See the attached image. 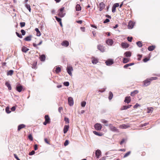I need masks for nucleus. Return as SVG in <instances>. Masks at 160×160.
<instances>
[{
    "mask_svg": "<svg viewBox=\"0 0 160 160\" xmlns=\"http://www.w3.org/2000/svg\"><path fill=\"white\" fill-rule=\"evenodd\" d=\"M151 81L150 78H147L143 82V86L147 87L149 85L151 82Z\"/></svg>",
    "mask_w": 160,
    "mask_h": 160,
    "instance_id": "1",
    "label": "nucleus"
},
{
    "mask_svg": "<svg viewBox=\"0 0 160 160\" xmlns=\"http://www.w3.org/2000/svg\"><path fill=\"white\" fill-rule=\"evenodd\" d=\"M110 130L114 132H118V130L115 127L113 126L112 124H109L108 125Z\"/></svg>",
    "mask_w": 160,
    "mask_h": 160,
    "instance_id": "2",
    "label": "nucleus"
},
{
    "mask_svg": "<svg viewBox=\"0 0 160 160\" xmlns=\"http://www.w3.org/2000/svg\"><path fill=\"white\" fill-rule=\"evenodd\" d=\"M73 70L72 67L71 66H68L67 68V72L68 74L72 76V71Z\"/></svg>",
    "mask_w": 160,
    "mask_h": 160,
    "instance_id": "3",
    "label": "nucleus"
},
{
    "mask_svg": "<svg viewBox=\"0 0 160 160\" xmlns=\"http://www.w3.org/2000/svg\"><path fill=\"white\" fill-rule=\"evenodd\" d=\"M94 128L96 130H100L102 128V126L101 124L97 123L95 124Z\"/></svg>",
    "mask_w": 160,
    "mask_h": 160,
    "instance_id": "4",
    "label": "nucleus"
},
{
    "mask_svg": "<svg viewBox=\"0 0 160 160\" xmlns=\"http://www.w3.org/2000/svg\"><path fill=\"white\" fill-rule=\"evenodd\" d=\"M105 63L107 65L110 66L113 63V60L109 59L106 61Z\"/></svg>",
    "mask_w": 160,
    "mask_h": 160,
    "instance_id": "5",
    "label": "nucleus"
},
{
    "mask_svg": "<svg viewBox=\"0 0 160 160\" xmlns=\"http://www.w3.org/2000/svg\"><path fill=\"white\" fill-rule=\"evenodd\" d=\"M68 103L69 105L70 106H72L73 104V98L71 97H69L68 99Z\"/></svg>",
    "mask_w": 160,
    "mask_h": 160,
    "instance_id": "6",
    "label": "nucleus"
},
{
    "mask_svg": "<svg viewBox=\"0 0 160 160\" xmlns=\"http://www.w3.org/2000/svg\"><path fill=\"white\" fill-rule=\"evenodd\" d=\"M135 23L132 21H130L128 23V28L129 29H131L133 28L134 25Z\"/></svg>",
    "mask_w": 160,
    "mask_h": 160,
    "instance_id": "7",
    "label": "nucleus"
},
{
    "mask_svg": "<svg viewBox=\"0 0 160 160\" xmlns=\"http://www.w3.org/2000/svg\"><path fill=\"white\" fill-rule=\"evenodd\" d=\"M97 48L101 52H103L105 51V47L102 45H98V46Z\"/></svg>",
    "mask_w": 160,
    "mask_h": 160,
    "instance_id": "8",
    "label": "nucleus"
},
{
    "mask_svg": "<svg viewBox=\"0 0 160 160\" xmlns=\"http://www.w3.org/2000/svg\"><path fill=\"white\" fill-rule=\"evenodd\" d=\"M130 127L129 125L128 124H122L119 126V128L121 129H126Z\"/></svg>",
    "mask_w": 160,
    "mask_h": 160,
    "instance_id": "9",
    "label": "nucleus"
},
{
    "mask_svg": "<svg viewBox=\"0 0 160 160\" xmlns=\"http://www.w3.org/2000/svg\"><path fill=\"white\" fill-rule=\"evenodd\" d=\"M96 156L97 158H99L101 156V152L100 150H97L95 152Z\"/></svg>",
    "mask_w": 160,
    "mask_h": 160,
    "instance_id": "10",
    "label": "nucleus"
},
{
    "mask_svg": "<svg viewBox=\"0 0 160 160\" xmlns=\"http://www.w3.org/2000/svg\"><path fill=\"white\" fill-rule=\"evenodd\" d=\"M106 43L110 46H112L113 43V41L112 39H108L106 41Z\"/></svg>",
    "mask_w": 160,
    "mask_h": 160,
    "instance_id": "11",
    "label": "nucleus"
},
{
    "mask_svg": "<svg viewBox=\"0 0 160 160\" xmlns=\"http://www.w3.org/2000/svg\"><path fill=\"white\" fill-rule=\"evenodd\" d=\"M105 5L102 2L100 3L99 4V9L100 11H102L105 8Z\"/></svg>",
    "mask_w": 160,
    "mask_h": 160,
    "instance_id": "12",
    "label": "nucleus"
},
{
    "mask_svg": "<svg viewBox=\"0 0 160 160\" xmlns=\"http://www.w3.org/2000/svg\"><path fill=\"white\" fill-rule=\"evenodd\" d=\"M69 128V125H65L63 128V133L65 134L67 132Z\"/></svg>",
    "mask_w": 160,
    "mask_h": 160,
    "instance_id": "13",
    "label": "nucleus"
},
{
    "mask_svg": "<svg viewBox=\"0 0 160 160\" xmlns=\"http://www.w3.org/2000/svg\"><path fill=\"white\" fill-rule=\"evenodd\" d=\"M62 46L64 47H67L68 46L69 43L67 41H64L61 43Z\"/></svg>",
    "mask_w": 160,
    "mask_h": 160,
    "instance_id": "14",
    "label": "nucleus"
},
{
    "mask_svg": "<svg viewBox=\"0 0 160 160\" xmlns=\"http://www.w3.org/2000/svg\"><path fill=\"white\" fill-rule=\"evenodd\" d=\"M23 88L22 86L20 85H18L16 87V89L18 92H21Z\"/></svg>",
    "mask_w": 160,
    "mask_h": 160,
    "instance_id": "15",
    "label": "nucleus"
},
{
    "mask_svg": "<svg viewBox=\"0 0 160 160\" xmlns=\"http://www.w3.org/2000/svg\"><path fill=\"white\" fill-rule=\"evenodd\" d=\"M131 97L130 96L126 97L125 98L124 102L127 103H129L131 101Z\"/></svg>",
    "mask_w": 160,
    "mask_h": 160,
    "instance_id": "16",
    "label": "nucleus"
},
{
    "mask_svg": "<svg viewBox=\"0 0 160 160\" xmlns=\"http://www.w3.org/2000/svg\"><path fill=\"white\" fill-rule=\"evenodd\" d=\"M121 46L123 48H127L129 47V44L126 42H122Z\"/></svg>",
    "mask_w": 160,
    "mask_h": 160,
    "instance_id": "17",
    "label": "nucleus"
},
{
    "mask_svg": "<svg viewBox=\"0 0 160 160\" xmlns=\"http://www.w3.org/2000/svg\"><path fill=\"white\" fill-rule=\"evenodd\" d=\"M131 105H129L128 106H123L121 108V110H124L127 109L128 108H130L132 106Z\"/></svg>",
    "mask_w": 160,
    "mask_h": 160,
    "instance_id": "18",
    "label": "nucleus"
},
{
    "mask_svg": "<svg viewBox=\"0 0 160 160\" xmlns=\"http://www.w3.org/2000/svg\"><path fill=\"white\" fill-rule=\"evenodd\" d=\"M92 62L93 64H96L98 62V60L97 59L94 58H92Z\"/></svg>",
    "mask_w": 160,
    "mask_h": 160,
    "instance_id": "19",
    "label": "nucleus"
},
{
    "mask_svg": "<svg viewBox=\"0 0 160 160\" xmlns=\"http://www.w3.org/2000/svg\"><path fill=\"white\" fill-rule=\"evenodd\" d=\"M46 58L45 56L44 55H42L40 57V59L41 61H44Z\"/></svg>",
    "mask_w": 160,
    "mask_h": 160,
    "instance_id": "20",
    "label": "nucleus"
},
{
    "mask_svg": "<svg viewBox=\"0 0 160 160\" xmlns=\"http://www.w3.org/2000/svg\"><path fill=\"white\" fill-rule=\"evenodd\" d=\"M25 127V125L24 124L19 125L18 127V130L19 131L20 130L24 128Z\"/></svg>",
    "mask_w": 160,
    "mask_h": 160,
    "instance_id": "21",
    "label": "nucleus"
},
{
    "mask_svg": "<svg viewBox=\"0 0 160 160\" xmlns=\"http://www.w3.org/2000/svg\"><path fill=\"white\" fill-rule=\"evenodd\" d=\"M138 92L139 91L138 90H135L131 93V95L132 96H134L135 94L138 93Z\"/></svg>",
    "mask_w": 160,
    "mask_h": 160,
    "instance_id": "22",
    "label": "nucleus"
},
{
    "mask_svg": "<svg viewBox=\"0 0 160 160\" xmlns=\"http://www.w3.org/2000/svg\"><path fill=\"white\" fill-rule=\"evenodd\" d=\"M124 54L126 57H130L131 56V53L130 52H126Z\"/></svg>",
    "mask_w": 160,
    "mask_h": 160,
    "instance_id": "23",
    "label": "nucleus"
},
{
    "mask_svg": "<svg viewBox=\"0 0 160 160\" xmlns=\"http://www.w3.org/2000/svg\"><path fill=\"white\" fill-rule=\"evenodd\" d=\"M101 122L102 123L104 124L105 126H108V121L106 120L105 119H102L101 120Z\"/></svg>",
    "mask_w": 160,
    "mask_h": 160,
    "instance_id": "24",
    "label": "nucleus"
},
{
    "mask_svg": "<svg viewBox=\"0 0 160 160\" xmlns=\"http://www.w3.org/2000/svg\"><path fill=\"white\" fill-rule=\"evenodd\" d=\"M45 121L47 122L48 123H49L50 122V119L48 115H46L45 116Z\"/></svg>",
    "mask_w": 160,
    "mask_h": 160,
    "instance_id": "25",
    "label": "nucleus"
},
{
    "mask_svg": "<svg viewBox=\"0 0 160 160\" xmlns=\"http://www.w3.org/2000/svg\"><path fill=\"white\" fill-rule=\"evenodd\" d=\"M134 63H131L125 65L124 66L123 68H127L128 67L134 65Z\"/></svg>",
    "mask_w": 160,
    "mask_h": 160,
    "instance_id": "26",
    "label": "nucleus"
},
{
    "mask_svg": "<svg viewBox=\"0 0 160 160\" xmlns=\"http://www.w3.org/2000/svg\"><path fill=\"white\" fill-rule=\"evenodd\" d=\"M29 49L25 47H23L22 49V51L24 52H26Z\"/></svg>",
    "mask_w": 160,
    "mask_h": 160,
    "instance_id": "27",
    "label": "nucleus"
},
{
    "mask_svg": "<svg viewBox=\"0 0 160 160\" xmlns=\"http://www.w3.org/2000/svg\"><path fill=\"white\" fill-rule=\"evenodd\" d=\"M155 48V47L154 46H151L148 47V50L149 51H152Z\"/></svg>",
    "mask_w": 160,
    "mask_h": 160,
    "instance_id": "28",
    "label": "nucleus"
},
{
    "mask_svg": "<svg viewBox=\"0 0 160 160\" xmlns=\"http://www.w3.org/2000/svg\"><path fill=\"white\" fill-rule=\"evenodd\" d=\"M5 84L6 86H7V87L8 88V89L9 90H11V85L9 82H6Z\"/></svg>",
    "mask_w": 160,
    "mask_h": 160,
    "instance_id": "29",
    "label": "nucleus"
},
{
    "mask_svg": "<svg viewBox=\"0 0 160 160\" xmlns=\"http://www.w3.org/2000/svg\"><path fill=\"white\" fill-rule=\"evenodd\" d=\"M35 31L37 32V36H40L41 35V33L39 29L38 28H36L35 29Z\"/></svg>",
    "mask_w": 160,
    "mask_h": 160,
    "instance_id": "30",
    "label": "nucleus"
},
{
    "mask_svg": "<svg viewBox=\"0 0 160 160\" xmlns=\"http://www.w3.org/2000/svg\"><path fill=\"white\" fill-rule=\"evenodd\" d=\"M76 10L77 11H79L81 10V7L79 4H77L76 5Z\"/></svg>",
    "mask_w": 160,
    "mask_h": 160,
    "instance_id": "31",
    "label": "nucleus"
},
{
    "mask_svg": "<svg viewBox=\"0 0 160 160\" xmlns=\"http://www.w3.org/2000/svg\"><path fill=\"white\" fill-rule=\"evenodd\" d=\"M136 44L138 46L139 48L141 47L142 46V44L141 41H138L137 42Z\"/></svg>",
    "mask_w": 160,
    "mask_h": 160,
    "instance_id": "32",
    "label": "nucleus"
},
{
    "mask_svg": "<svg viewBox=\"0 0 160 160\" xmlns=\"http://www.w3.org/2000/svg\"><path fill=\"white\" fill-rule=\"evenodd\" d=\"M31 36H29L27 37L24 38V40L26 41H29L31 40Z\"/></svg>",
    "mask_w": 160,
    "mask_h": 160,
    "instance_id": "33",
    "label": "nucleus"
},
{
    "mask_svg": "<svg viewBox=\"0 0 160 160\" xmlns=\"http://www.w3.org/2000/svg\"><path fill=\"white\" fill-rule=\"evenodd\" d=\"M113 97V95L112 92H109V96L108 97V98L110 100H111Z\"/></svg>",
    "mask_w": 160,
    "mask_h": 160,
    "instance_id": "34",
    "label": "nucleus"
},
{
    "mask_svg": "<svg viewBox=\"0 0 160 160\" xmlns=\"http://www.w3.org/2000/svg\"><path fill=\"white\" fill-rule=\"evenodd\" d=\"M129 61L128 58H124L123 60V62L124 63H126Z\"/></svg>",
    "mask_w": 160,
    "mask_h": 160,
    "instance_id": "35",
    "label": "nucleus"
},
{
    "mask_svg": "<svg viewBox=\"0 0 160 160\" xmlns=\"http://www.w3.org/2000/svg\"><path fill=\"white\" fill-rule=\"evenodd\" d=\"M26 8L29 11V12H31V7L30 6L29 4H26L25 5Z\"/></svg>",
    "mask_w": 160,
    "mask_h": 160,
    "instance_id": "36",
    "label": "nucleus"
},
{
    "mask_svg": "<svg viewBox=\"0 0 160 160\" xmlns=\"http://www.w3.org/2000/svg\"><path fill=\"white\" fill-rule=\"evenodd\" d=\"M65 14V13H63L62 12H60L58 13V15L61 17H64Z\"/></svg>",
    "mask_w": 160,
    "mask_h": 160,
    "instance_id": "37",
    "label": "nucleus"
},
{
    "mask_svg": "<svg viewBox=\"0 0 160 160\" xmlns=\"http://www.w3.org/2000/svg\"><path fill=\"white\" fill-rule=\"evenodd\" d=\"M61 69L60 67H57L56 70V73H58L61 72Z\"/></svg>",
    "mask_w": 160,
    "mask_h": 160,
    "instance_id": "38",
    "label": "nucleus"
},
{
    "mask_svg": "<svg viewBox=\"0 0 160 160\" xmlns=\"http://www.w3.org/2000/svg\"><path fill=\"white\" fill-rule=\"evenodd\" d=\"M152 108H148V111L147 113H151L152 112Z\"/></svg>",
    "mask_w": 160,
    "mask_h": 160,
    "instance_id": "39",
    "label": "nucleus"
},
{
    "mask_svg": "<svg viewBox=\"0 0 160 160\" xmlns=\"http://www.w3.org/2000/svg\"><path fill=\"white\" fill-rule=\"evenodd\" d=\"M130 153H131L130 151H129V152H128L126 153H125V154L123 156V158H125L126 157H128L130 154Z\"/></svg>",
    "mask_w": 160,
    "mask_h": 160,
    "instance_id": "40",
    "label": "nucleus"
},
{
    "mask_svg": "<svg viewBox=\"0 0 160 160\" xmlns=\"http://www.w3.org/2000/svg\"><path fill=\"white\" fill-rule=\"evenodd\" d=\"M13 73V71L12 70H10L8 72L7 75H11Z\"/></svg>",
    "mask_w": 160,
    "mask_h": 160,
    "instance_id": "41",
    "label": "nucleus"
},
{
    "mask_svg": "<svg viewBox=\"0 0 160 160\" xmlns=\"http://www.w3.org/2000/svg\"><path fill=\"white\" fill-rule=\"evenodd\" d=\"M6 112L8 113H9L11 112V111L9 110V108L7 107L6 108Z\"/></svg>",
    "mask_w": 160,
    "mask_h": 160,
    "instance_id": "42",
    "label": "nucleus"
},
{
    "mask_svg": "<svg viewBox=\"0 0 160 160\" xmlns=\"http://www.w3.org/2000/svg\"><path fill=\"white\" fill-rule=\"evenodd\" d=\"M93 132L95 134L98 135V136H101L102 135V134L99 133L98 132L96 131H94Z\"/></svg>",
    "mask_w": 160,
    "mask_h": 160,
    "instance_id": "43",
    "label": "nucleus"
},
{
    "mask_svg": "<svg viewBox=\"0 0 160 160\" xmlns=\"http://www.w3.org/2000/svg\"><path fill=\"white\" fill-rule=\"evenodd\" d=\"M64 121H65L66 123H69V120L68 118L67 117H65L64 118Z\"/></svg>",
    "mask_w": 160,
    "mask_h": 160,
    "instance_id": "44",
    "label": "nucleus"
},
{
    "mask_svg": "<svg viewBox=\"0 0 160 160\" xmlns=\"http://www.w3.org/2000/svg\"><path fill=\"white\" fill-rule=\"evenodd\" d=\"M69 144V141L68 140H67L65 142L64 145L65 146H67Z\"/></svg>",
    "mask_w": 160,
    "mask_h": 160,
    "instance_id": "45",
    "label": "nucleus"
},
{
    "mask_svg": "<svg viewBox=\"0 0 160 160\" xmlns=\"http://www.w3.org/2000/svg\"><path fill=\"white\" fill-rule=\"evenodd\" d=\"M140 105L138 104V103H136L134 106H133V108H137L138 107H140Z\"/></svg>",
    "mask_w": 160,
    "mask_h": 160,
    "instance_id": "46",
    "label": "nucleus"
},
{
    "mask_svg": "<svg viewBox=\"0 0 160 160\" xmlns=\"http://www.w3.org/2000/svg\"><path fill=\"white\" fill-rule=\"evenodd\" d=\"M55 18L56 19V20L59 22H61V19L60 18H58L57 16H55Z\"/></svg>",
    "mask_w": 160,
    "mask_h": 160,
    "instance_id": "47",
    "label": "nucleus"
},
{
    "mask_svg": "<svg viewBox=\"0 0 160 160\" xmlns=\"http://www.w3.org/2000/svg\"><path fill=\"white\" fill-rule=\"evenodd\" d=\"M86 104V102L85 101H83L81 102V105L82 107H84Z\"/></svg>",
    "mask_w": 160,
    "mask_h": 160,
    "instance_id": "48",
    "label": "nucleus"
},
{
    "mask_svg": "<svg viewBox=\"0 0 160 160\" xmlns=\"http://www.w3.org/2000/svg\"><path fill=\"white\" fill-rule=\"evenodd\" d=\"M150 80H151V81L153 80H155L157 79H158V78L157 77H151L150 78H149Z\"/></svg>",
    "mask_w": 160,
    "mask_h": 160,
    "instance_id": "49",
    "label": "nucleus"
},
{
    "mask_svg": "<svg viewBox=\"0 0 160 160\" xmlns=\"http://www.w3.org/2000/svg\"><path fill=\"white\" fill-rule=\"evenodd\" d=\"M20 26L21 27H24L25 25V22H21L20 23Z\"/></svg>",
    "mask_w": 160,
    "mask_h": 160,
    "instance_id": "50",
    "label": "nucleus"
},
{
    "mask_svg": "<svg viewBox=\"0 0 160 160\" xmlns=\"http://www.w3.org/2000/svg\"><path fill=\"white\" fill-rule=\"evenodd\" d=\"M69 82H65L63 83V84L64 86H68L69 85Z\"/></svg>",
    "mask_w": 160,
    "mask_h": 160,
    "instance_id": "51",
    "label": "nucleus"
},
{
    "mask_svg": "<svg viewBox=\"0 0 160 160\" xmlns=\"http://www.w3.org/2000/svg\"><path fill=\"white\" fill-rule=\"evenodd\" d=\"M119 6V3H115L113 6L114 7L116 8L117 7H118Z\"/></svg>",
    "mask_w": 160,
    "mask_h": 160,
    "instance_id": "52",
    "label": "nucleus"
},
{
    "mask_svg": "<svg viewBox=\"0 0 160 160\" xmlns=\"http://www.w3.org/2000/svg\"><path fill=\"white\" fill-rule=\"evenodd\" d=\"M28 138L31 141H32L33 140V137L31 135H29L28 136Z\"/></svg>",
    "mask_w": 160,
    "mask_h": 160,
    "instance_id": "53",
    "label": "nucleus"
},
{
    "mask_svg": "<svg viewBox=\"0 0 160 160\" xmlns=\"http://www.w3.org/2000/svg\"><path fill=\"white\" fill-rule=\"evenodd\" d=\"M21 32L22 33V35H25L26 32L24 30H23V29L21 30Z\"/></svg>",
    "mask_w": 160,
    "mask_h": 160,
    "instance_id": "54",
    "label": "nucleus"
},
{
    "mask_svg": "<svg viewBox=\"0 0 160 160\" xmlns=\"http://www.w3.org/2000/svg\"><path fill=\"white\" fill-rule=\"evenodd\" d=\"M132 37H131L130 38L129 37H128L127 38V39H128V41L130 42H131L132 41Z\"/></svg>",
    "mask_w": 160,
    "mask_h": 160,
    "instance_id": "55",
    "label": "nucleus"
},
{
    "mask_svg": "<svg viewBox=\"0 0 160 160\" xmlns=\"http://www.w3.org/2000/svg\"><path fill=\"white\" fill-rule=\"evenodd\" d=\"M16 33L17 35V36L18 37L20 38H22V36L21 35H20L19 34V33L18 32H16Z\"/></svg>",
    "mask_w": 160,
    "mask_h": 160,
    "instance_id": "56",
    "label": "nucleus"
},
{
    "mask_svg": "<svg viewBox=\"0 0 160 160\" xmlns=\"http://www.w3.org/2000/svg\"><path fill=\"white\" fill-rule=\"evenodd\" d=\"M44 141H45V142L47 144H48L49 145L50 144V143H49V142L48 141V140L47 138H45L44 139Z\"/></svg>",
    "mask_w": 160,
    "mask_h": 160,
    "instance_id": "57",
    "label": "nucleus"
},
{
    "mask_svg": "<svg viewBox=\"0 0 160 160\" xmlns=\"http://www.w3.org/2000/svg\"><path fill=\"white\" fill-rule=\"evenodd\" d=\"M116 8L115 7L112 6V12L114 13L116 11Z\"/></svg>",
    "mask_w": 160,
    "mask_h": 160,
    "instance_id": "58",
    "label": "nucleus"
},
{
    "mask_svg": "<svg viewBox=\"0 0 160 160\" xmlns=\"http://www.w3.org/2000/svg\"><path fill=\"white\" fill-rule=\"evenodd\" d=\"M109 20L108 19H106L104 21L103 23H106L109 22Z\"/></svg>",
    "mask_w": 160,
    "mask_h": 160,
    "instance_id": "59",
    "label": "nucleus"
},
{
    "mask_svg": "<svg viewBox=\"0 0 160 160\" xmlns=\"http://www.w3.org/2000/svg\"><path fill=\"white\" fill-rule=\"evenodd\" d=\"M35 153V151L33 150L32 151V152H30L29 153V155H33Z\"/></svg>",
    "mask_w": 160,
    "mask_h": 160,
    "instance_id": "60",
    "label": "nucleus"
},
{
    "mask_svg": "<svg viewBox=\"0 0 160 160\" xmlns=\"http://www.w3.org/2000/svg\"><path fill=\"white\" fill-rule=\"evenodd\" d=\"M14 157H15V158H16L17 160H20L19 158H18V157L17 156V155H16V154H14Z\"/></svg>",
    "mask_w": 160,
    "mask_h": 160,
    "instance_id": "61",
    "label": "nucleus"
},
{
    "mask_svg": "<svg viewBox=\"0 0 160 160\" xmlns=\"http://www.w3.org/2000/svg\"><path fill=\"white\" fill-rule=\"evenodd\" d=\"M149 59L147 58H145L143 60V61L144 62H147L148 61H149Z\"/></svg>",
    "mask_w": 160,
    "mask_h": 160,
    "instance_id": "62",
    "label": "nucleus"
},
{
    "mask_svg": "<svg viewBox=\"0 0 160 160\" xmlns=\"http://www.w3.org/2000/svg\"><path fill=\"white\" fill-rule=\"evenodd\" d=\"M138 56L139 57V58H138V60L139 61L141 60L140 58L142 57V56L141 55L138 54Z\"/></svg>",
    "mask_w": 160,
    "mask_h": 160,
    "instance_id": "63",
    "label": "nucleus"
},
{
    "mask_svg": "<svg viewBox=\"0 0 160 160\" xmlns=\"http://www.w3.org/2000/svg\"><path fill=\"white\" fill-rule=\"evenodd\" d=\"M62 110V107H59L58 108V110L59 112H61V111Z\"/></svg>",
    "mask_w": 160,
    "mask_h": 160,
    "instance_id": "64",
    "label": "nucleus"
}]
</instances>
